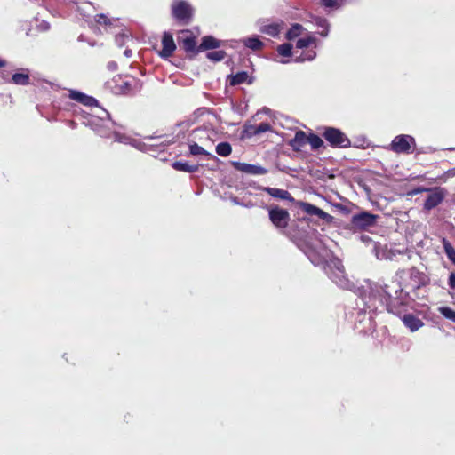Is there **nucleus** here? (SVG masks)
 <instances>
[{"label": "nucleus", "mask_w": 455, "mask_h": 455, "mask_svg": "<svg viewBox=\"0 0 455 455\" xmlns=\"http://www.w3.org/2000/svg\"><path fill=\"white\" fill-rule=\"evenodd\" d=\"M324 271L327 275L340 288L349 290L354 287L346 273L342 261L338 258H332L324 265Z\"/></svg>", "instance_id": "1"}, {"label": "nucleus", "mask_w": 455, "mask_h": 455, "mask_svg": "<svg viewBox=\"0 0 455 455\" xmlns=\"http://www.w3.org/2000/svg\"><path fill=\"white\" fill-rule=\"evenodd\" d=\"M171 13L178 25H189L195 14L194 7L185 0H173L171 4Z\"/></svg>", "instance_id": "2"}, {"label": "nucleus", "mask_w": 455, "mask_h": 455, "mask_svg": "<svg viewBox=\"0 0 455 455\" xmlns=\"http://www.w3.org/2000/svg\"><path fill=\"white\" fill-rule=\"evenodd\" d=\"M322 136L331 148H347L351 146L350 139L338 128L324 127Z\"/></svg>", "instance_id": "3"}, {"label": "nucleus", "mask_w": 455, "mask_h": 455, "mask_svg": "<svg viewBox=\"0 0 455 455\" xmlns=\"http://www.w3.org/2000/svg\"><path fill=\"white\" fill-rule=\"evenodd\" d=\"M178 44L189 58H194L199 53L196 36L190 29H182L179 32Z\"/></svg>", "instance_id": "4"}, {"label": "nucleus", "mask_w": 455, "mask_h": 455, "mask_svg": "<svg viewBox=\"0 0 455 455\" xmlns=\"http://www.w3.org/2000/svg\"><path fill=\"white\" fill-rule=\"evenodd\" d=\"M416 148L415 139L407 134L395 136L389 145V149L396 154L409 155L414 152Z\"/></svg>", "instance_id": "5"}, {"label": "nucleus", "mask_w": 455, "mask_h": 455, "mask_svg": "<svg viewBox=\"0 0 455 455\" xmlns=\"http://www.w3.org/2000/svg\"><path fill=\"white\" fill-rule=\"evenodd\" d=\"M113 81L116 83L114 87L116 92L120 94L132 95L141 88L140 81L132 76L124 78L122 76L118 75L113 78Z\"/></svg>", "instance_id": "6"}, {"label": "nucleus", "mask_w": 455, "mask_h": 455, "mask_svg": "<svg viewBox=\"0 0 455 455\" xmlns=\"http://www.w3.org/2000/svg\"><path fill=\"white\" fill-rule=\"evenodd\" d=\"M378 215L369 212H362L351 218L350 224L355 230L363 231L377 224Z\"/></svg>", "instance_id": "7"}, {"label": "nucleus", "mask_w": 455, "mask_h": 455, "mask_svg": "<svg viewBox=\"0 0 455 455\" xmlns=\"http://www.w3.org/2000/svg\"><path fill=\"white\" fill-rule=\"evenodd\" d=\"M268 217L276 228L284 229L288 227L290 213L286 209L280 208L278 205L271 206L268 209Z\"/></svg>", "instance_id": "8"}, {"label": "nucleus", "mask_w": 455, "mask_h": 455, "mask_svg": "<svg viewBox=\"0 0 455 455\" xmlns=\"http://www.w3.org/2000/svg\"><path fill=\"white\" fill-rule=\"evenodd\" d=\"M423 207L427 211H430L438 206L445 198L446 190L443 188H430Z\"/></svg>", "instance_id": "9"}, {"label": "nucleus", "mask_w": 455, "mask_h": 455, "mask_svg": "<svg viewBox=\"0 0 455 455\" xmlns=\"http://www.w3.org/2000/svg\"><path fill=\"white\" fill-rule=\"evenodd\" d=\"M161 44L162 49L159 52V56L164 59L172 57L176 50V44L170 32L165 31L163 33Z\"/></svg>", "instance_id": "10"}, {"label": "nucleus", "mask_w": 455, "mask_h": 455, "mask_svg": "<svg viewBox=\"0 0 455 455\" xmlns=\"http://www.w3.org/2000/svg\"><path fill=\"white\" fill-rule=\"evenodd\" d=\"M308 135L302 131L299 130L295 132L294 137L289 140L288 145L295 152L301 151V148L307 144Z\"/></svg>", "instance_id": "11"}, {"label": "nucleus", "mask_w": 455, "mask_h": 455, "mask_svg": "<svg viewBox=\"0 0 455 455\" xmlns=\"http://www.w3.org/2000/svg\"><path fill=\"white\" fill-rule=\"evenodd\" d=\"M68 97L71 100H76L86 107H93V106H97V104H98V101L95 98L86 95L84 92L75 91V90L69 91Z\"/></svg>", "instance_id": "12"}, {"label": "nucleus", "mask_w": 455, "mask_h": 455, "mask_svg": "<svg viewBox=\"0 0 455 455\" xmlns=\"http://www.w3.org/2000/svg\"><path fill=\"white\" fill-rule=\"evenodd\" d=\"M270 130L271 125L267 122L260 123L259 125L246 124L243 128V133L247 137H252L260 133L267 132Z\"/></svg>", "instance_id": "13"}, {"label": "nucleus", "mask_w": 455, "mask_h": 455, "mask_svg": "<svg viewBox=\"0 0 455 455\" xmlns=\"http://www.w3.org/2000/svg\"><path fill=\"white\" fill-rule=\"evenodd\" d=\"M402 320H403V324L408 329H410L411 331H418L424 324L423 322L419 318L416 317L412 314H405L403 316Z\"/></svg>", "instance_id": "14"}, {"label": "nucleus", "mask_w": 455, "mask_h": 455, "mask_svg": "<svg viewBox=\"0 0 455 455\" xmlns=\"http://www.w3.org/2000/svg\"><path fill=\"white\" fill-rule=\"evenodd\" d=\"M228 81L231 86H236L244 83L251 84H252L253 79L249 77V75L246 71H240L235 75L229 76Z\"/></svg>", "instance_id": "15"}, {"label": "nucleus", "mask_w": 455, "mask_h": 455, "mask_svg": "<svg viewBox=\"0 0 455 455\" xmlns=\"http://www.w3.org/2000/svg\"><path fill=\"white\" fill-rule=\"evenodd\" d=\"M221 45V42L212 36H205L202 38L201 44H199V52L217 49Z\"/></svg>", "instance_id": "16"}, {"label": "nucleus", "mask_w": 455, "mask_h": 455, "mask_svg": "<svg viewBox=\"0 0 455 455\" xmlns=\"http://www.w3.org/2000/svg\"><path fill=\"white\" fill-rule=\"evenodd\" d=\"M264 191L275 198H279L282 200H288L290 202L294 201V198L291 196V193L284 189L268 187V188H265Z\"/></svg>", "instance_id": "17"}, {"label": "nucleus", "mask_w": 455, "mask_h": 455, "mask_svg": "<svg viewBox=\"0 0 455 455\" xmlns=\"http://www.w3.org/2000/svg\"><path fill=\"white\" fill-rule=\"evenodd\" d=\"M239 170L246 173L253 175H264L267 173V170L260 165H255L251 164H239Z\"/></svg>", "instance_id": "18"}, {"label": "nucleus", "mask_w": 455, "mask_h": 455, "mask_svg": "<svg viewBox=\"0 0 455 455\" xmlns=\"http://www.w3.org/2000/svg\"><path fill=\"white\" fill-rule=\"evenodd\" d=\"M172 166L176 171L188 173L196 172L199 169L198 164H189L188 163L182 161H175L172 164Z\"/></svg>", "instance_id": "19"}, {"label": "nucleus", "mask_w": 455, "mask_h": 455, "mask_svg": "<svg viewBox=\"0 0 455 455\" xmlns=\"http://www.w3.org/2000/svg\"><path fill=\"white\" fill-rule=\"evenodd\" d=\"M189 154L192 156H205L209 159H215V156L206 151L203 147L199 146L197 143L193 142L189 144Z\"/></svg>", "instance_id": "20"}, {"label": "nucleus", "mask_w": 455, "mask_h": 455, "mask_svg": "<svg viewBox=\"0 0 455 455\" xmlns=\"http://www.w3.org/2000/svg\"><path fill=\"white\" fill-rule=\"evenodd\" d=\"M11 82L18 85H28L30 83V76L27 73H15L11 78Z\"/></svg>", "instance_id": "21"}, {"label": "nucleus", "mask_w": 455, "mask_h": 455, "mask_svg": "<svg viewBox=\"0 0 455 455\" xmlns=\"http://www.w3.org/2000/svg\"><path fill=\"white\" fill-rule=\"evenodd\" d=\"M442 244L444 249V251L447 255V258L455 265V249L452 244L446 239H442Z\"/></svg>", "instance_id": "22"}, {"label": "nucleus", "mask_w": 455, "mask_h": 455, "mask_svg": "<svg viewBox=\"0 0 455 455\" xmlns=\"http://www.w3.org/2000/svg\"><path fill=\"white\" fill-rule=\"evenodd\" d=\"M243 44L246 47L258 51L263 47V43L257 37H248L243 40Z\"/></svg>", "instance_id": "23"}, {"label": "nucleus", "mask_w": 455, "mask_h": 455, "mask_svg": "<svg viewBox=\"0 0 455 455\" xmlns=\"http://www.w3.org/2000/svg\"><path fill=\"white\" fill-rule=\"evenodd\" d=\"M307 141V143L310 145L313 150H317L323 145V140H322V138L313 132H310L308 134Z\"/></svg>", "instance_id": "24"}, {"label": "nucleus", "mask_w": 455, "mask_h": 455, "mask_svg": "<svg viewBox=\"0 0 455 455\" xmlns=\"http://www.w3.org/2000/svg\"><path fill=\"white\" fill-rule=\"evenodd\" d=\"M232 152V147L228 142H220L216 146V153L220 156H228Z\"/></svg>", "instance_id": "25"}, {"label": "nucleus", "mask_w": 455, "mask_h": 455, "mask_svg": "<svg viewBox=\"0 0 455 455\" xmlns=\"http://www.w3.org/2000/svg\"><path fill=\"white\" fill-rule=\"evenodd\" d=\"M302 29H303L302 25L298 24V23L293 24L291 26V28L287 31L286 38L288 40L295 39L296 37H298L301 34Z\"/></svg>", "instance_id": "26"}, {"label": "nucleus", "mask_w": 455, "mask_h": 455, "mask_svg": "<svg viewBox=\"0 0 455 455\" xmlns=\"http://www.w3.org/2000/svg\"><path fill=\"white\" fill-rule=\"evenodd\" d=\"M315 24L317 27L322 28V30L319 31V35L322 36H326L329 32V23L327 20L324 18L317 17L315 19Z\"/></svg>", "instance_id": "27"}, {"label": "nucleus", "mask_w": 455, "mask_h": 455, "mask_svg": "<svg viewBox=\"0 0 455 455\" xmlns=\"http://www.w3.org/2000/svg\"><path fill=\"white\" fill-rule=\"evenodd\" d=\"M277 52L284 57H290L292 54V45L285 43L282 44L277 47Z\"/></svg>", "instance_id": "28"}, {"label": "nucleus", "mask_w": 455, "mask_h": 455, "mask_svg": "<svg viewBox=\"0 0 455 455\" xmlns=\"http://www.w3.org/2000/svg\"><path fill=\"white\" fill-rule=\"evenodd\" d=\"M206 57H207V59H209L214 62H217V61H220V60H224V58L226 57V52H225V51H222V50L211 52L206 54Z\"/></svg>", "instance_id": "29"}, {"label": "nucleus", "mask_w": 455, "mask_h": 455, "mask_svg": "<svg viewBox=\"0 0 455 455\" xmlns=\"http://www.w3.org/2000/svg\"><path fill=\"white\" fill-rule=\"evenodd\" d=\"M300 205V208L302 209V211H304L306 213L309 214V215H315L316 216V212H318L319 208L315 205H313L309 203H307V202H301L299 204Z\"/></svg>", "instance_id": "30"}, {"label": "nucleus", "mask_w": 455, "mask_h": 455, "mask_svg": "<svg viewBox=\"0 0 455 455\" xmlns=\"http://www.w3.org/2000/svg\"><path fill=\"white\" fill-rule=\"evenodd\" d=\"M320 4L326 10H336L340 7V2L339 0H320Z\"/></svg>", "instance_id": "31"}, {"label": "nucleus", "mask_w": 455, "mask_h": 455, "mask_svg": "<svg viewBox=\"0 0 455 455\" xmlns=\"http://www.w3.org/2000/svg\"><path fill=\"white\" fill-rule=\"evenodd\" d=\"M439 312L447 319L455 323V311L449 307H442Z\"/></svg>", "instance_id": "32"}, {"label": "nucleus", "mask_w": 455, "mask_h": 455, "mask_svg": "<svg viewBox=\"0 0 455 455\" xmlns=\"http://www.w3.org/2000/svg\"><path fill=\"white\" fill-rule=\"evenodd\" d=\"M263 32L271 36H276L280 33L279 25L270 24V25L265 26Z\"/></svg>", "instance_id": "33"}, {"label": "nucleus", "mask_w": 455, "mask_h": 455, "mask_svg": "<svg viewBox=\"0 0 455 455\" xmlns=\"http://www.w3.org/2000/svg\"><path fill=\"white\" fill-rule=\"evenodd\" d=\"M315 38L311 36L299 38L296 43V47L299 49H304L308 47L311 44L315 43Z\"/></svg>", "instance_id": "34"}, {"label": "nucleus", "mask_w": 455, "mask_h": 455, "mask_svg": "<svg viewBox=\"0 0 455 455\" xmlns=\"http://www.w3.org/2000/svg\"><path fill=\"white\" fill-rule=\"evenodd\" d=\"M95 21L99 24V25H102V26H110L111 25V20H109V18H108L105 14H97L95 16Z\"/></svg>", "instance_id": "35"}, {"label": "nucleus", "mask_w": 455, "mask_h": 455, "mask_svg": "<svg viewBox=\"0 0 455 455\" xmlns=\"http://www.w3.org/2000/svg\"><path fill=\"white\" fill-rule=\"evenodd\" d=\"M316 216L319 217L320 219L327 220V221H330V220H332V216L331 215H330L329 213L325 212L324 211H323L320 208H319L318 212H316Z\"/></svg>", "instance_id": "36"}, {"label": "nucleus", "mask_w": 455, "mask_h": 455, "mask_svg": "<svg viewBox=\"0 0 455 455\" xmlns=\"http://www.w3.org/2000/svg\"><path fill=\"white\" fill-rule=\"evenodd\" d=\"M97 132L100 136L105 137V138H109L112 133L110 129H105V128H99L97 130Z\"/></svg>", "instance_id": "37"}, {"label": "nucleus", "mask_w": 455, "mask_h": 455, "mask_svg": "<svg viewBox=\"0 0 455 455\" xmlns=\"http://www.w3.org/2000/svg\"><path fill=\"white\" fill-rule=\"evenodd\" d=\"M448 284L451 289H455V272L451 273Z\"/></svg>", "instance_id": "38"}, {"label": "nucleus", "mask_w": 455, "mask_h": 455, "mask_svg": "<svg viewBox=\"0 0 455 455\" xmlns=\"http://www.w3.org/2000/svg\"><path fill=\"white\" fill-rule=\"evenodd\" d=\"M107 68L109 71L114 72L117 70L118 65L115 61H109L107 65Z\"/></svg>", "instance_id": "39"}, {"label": "nucleus", "mask_w": 455, "mask_h": 455, "mask_svg": "<svg viewBox=\"0 0 455 455\" xmlns=\"http://www.w3.org/2000/svg\"><path fill=\"white\" fill-rule=\"evenodd\" d=\"M206 111V108H198L193 113V116L196 118L197 116H203Z\"/></svg>", "instance_id": "40"}, {"label": "nucleus", "mask_w": 455, "mask_h": 455, "mask_svg": "<svg viewBox=\"0 0 455 455\" xmlns=\"http://www.w3.org/2000/svg\"><path fill=\"white\" fill-rule=\"evenodd\" d=\"M424 191L428 192V191H429V188L419 187V188H415V189L411 192V194H412V195H416V194H419V193H421V192H424Z\"/></svg>", "instance_id": "41"}, {"label": "nucleus", "mask_w": 455, "mask_h": 455, "mask_svg": "<svg viewBox=\"0 0 455 455\" xmlns=\"http://www.w3.org/2000/svg\"><path fill=\"white\" fill-rule=\"evenodd\" d=\"M387 288L388 286L387 285H385L384 287V292L386 293V295L387 296L388 298V300L391 302V299L393 298L392 294L387 291Z\"/></svg>", "instance_id": "42"}, {"label": "nucleus", "mask_w": 455, "mask_h": 455, "mask_svg": "<svg viewBox=\"0 0 455 455\" xmlns=\"http://www.w3.org/2000/svg\"><path fill=\"white\" fill-rule=\"evenodd\" d=\"M315 52H312L308 56L303 58L302 60H311L315 58Z\"/></svg>", "instance_id": "43"}, {"label": "nucleus", "mask_w": 455, "mask_h": 455, "mask_svg": "<svg viewBox=\"0 0 455 455\" xmlns=\"http://www.w3.org/2000/svg\"><path fill=\"white\" fill-rule=\"evenodd\" d=\"M425 284H426L425 281H420L414 288L415 289H419L421 286H423Z\"/></svg>", "instance_id": "44"}, {"label": "nucleus", "mask_w": 455, "mask_h": 455, "mask_svg": "<svg viewBox=\"0 0 455 455\" xmlns=\"http://www.w3.org/2000/svg\"><path fill=\"white\" fill-rule=\"evenodd\" d=\"M7 64L6 60L0 58V68L5 67Z\"/></svg>", "instance_id": "45"}, {"label": "nucleus", "mask_w": 455, "mask_h": 455, "mask_svg": "<svg viewBox=\"0 0 455 455\" xmlns=\"http://www.w3.org/2000/svg\"><path fill=\"white\" fill-rule=\"evenodd\" d=\"M447 174L449 176H452V175H455V169H451L447 172Z\"/></svg>", "instance_id": "46"}, {"label": "nucleus", "mask_w": 455, "mask_h": 455, "mask_svg": "<svg viewBox=\"0 0 455 455\" xmlns=\"http://www.w3.org/2000/svg\"><path fill=\"white\" fill-rule=\"evenodd\" d=\"M413 275H415V276H417V275H419L420 274H419V271H414V270H413V271L411 272V276H412Z\"/></svg>", "instance_id": "47"}, {"label": "nucleus", "mask_w": 455, "mask_h": 455, "mask_svg": "<svg viewBox=\"0 0 455 455\" xmlns=\"http://www.w3.org/2000/svg\"><path fill=\"white\" fill-rule=\"evenodd\" d=\"M0 76H2V78H4V80H7L8 76H4V73H2L0 74Z\"/></svg>", "instance_id": "48"}, {"label": "nucleus", "mask_w": 455, "mask_h": 455, "mask_svg": "<svg viewBox=\"0 0 455 455\" xmlns=\"http://www.w3.org/2000/svg\"><path fill=\"white\" fill-rule=\"evenodd\" d=\"M398 291H400L402 293L403 290L402 288L399 286V288L397 290H395V293H397Z\"/></svg>", "instance_id": "49"}]
</instances>
